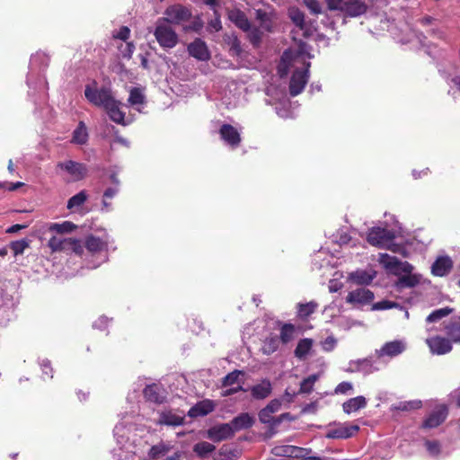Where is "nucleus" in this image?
<instances>
[{
  "label": "nucleus",
  "mask_w": 460,
  "mask_h": 460,
  "mask_svg": "<svg viewBox=\"0 0 460 460\" xmlns=\"http://www.w3.org/2000/svg\"><path fill=\"white\" fill-rule=\"evenodd\" d=\"M426 449L429 455L438 456L440 454V444L436 440H427L425 442Z\"/></svg>",
  "instance_id": "nucleus-56"
},
{
  "label": "nucleus",
  "mask_w": 460,
  "mask_h": 460,
  "mask_svg": "<svg viewBox=\"0 0 460 460\" xmlns=\"http://www.w3.org/2000/svg\"><path fill=\"white\" fill-rule=\"evenodd\" d=\"M118 49L123 58L130 59L135 50V45L133 42L126 41V44L121 43Z\"/></svg>",
  "instance_id": "nucleus-53"
},
{
  "label": "nucleus",
  "mask_w": 460,
  "mask_h": 460,
  "mask_svg": "<svg viewBox=\"0 0 460 460\" xmlns=\"http://www.w3.org/2000/svg\"><path fill=\"white\" fill-rule=\"evenodd\" d=\"M309 66L308 63L305 68L296 69L293 72L289 82V94L292 97L297 96L304 91L309 78Z\"/></svg>",
  "instance_id": "nucleus-4"
},
{
  "label": "nucleus",
  "mask_w": 460,
  "mask_h": 460,
  "mask_svg": "<svg viewBox=\"0 0 460 460\" xmlns=\"http://www.w3.org/2000/svg\"><path fill=\"white\" fill-rule=\"evenodd\" d=\"M77 228V226L71 221H64L61 224L50 223L48 225V230L58 234H68Z\"/></svg>",
  "instance_id": "nucleus-34"
},
{
  "label": "nucleus",
  "mask_w": 460,
  "mask_h": 460,
  "mask_svg": "<svg viewBox=\"0 0 460 460\" xmlns=\"http://www.w3.org/2000/svg\"><path fill=\"white\" fill-rule=\"evenodd\" d=\"M119 106L120 102L113 99L104 109L112 121L124 125L125 113L120 110Z\"/></svg>",
  "instance_id": "nucleus-23"
},
{
  "label": "nucleus",
  "mask_w": 460,
  "mask_h": 460,
  "mask_svg": "<svg viewBox=\"0 0 460 460\" xmlns=\"http://www.w3.org/2000/svg\"><path fill=\"white\" fill-rule=\"evenodd\" d=\"M216 403L209 399L202 400L193 405L188 411L190 418H198L209 414L215 410Z\"/></svg>",
  "instance_id": "nucleus-20"
},
{
  "label": "nucleus",
  "mask_w": 460,
  "mask_h": 460,
  "mask_svg": "<svg viewBox=\"0 0 460 460\" xmlns=\"http://www.w3.org/2000/svg\"><path fill=\"white\" fill-rule=\"evenodd\" d=\"M452 268V260L447 256H440L432 264L431 273L434 276L444 277L451 271Z\"/></svg>",
  "instance_id": "nucleus-21"
},
{
  "label": "nucleus",
  "mask_w": 460,
  "mask_h": 460,
  "mask_svg": "<svg viewBox=\"0 0 460 460\" xmlns=\"http://www.w3.org/2000/svg\"><path fill=\"white\" fill-rule=\"evenodd\" d=\"M312 346L313 341L311 339L305 338L300 340L295 349V356L300 359L304 358L309 353Z\"/></svg>",
  "instance_id": "nucleus-35"
},
{
  "label": "nucleus",
  "mask_w": 460,
  "mask_h": 460,
  "mask_svg": "<svg viewBox=\"0 0 460 460\" xmlns=\"http://www.w3.org/2000/svg\"><path fill=\"white\" fill-rule=\"evenodd\" d=\"M358 425H340L334 429H330L325 437L331 439H347L352 438L358 431Z\"/></svg>",
  "instance_id": "nucleus-13"
},
{
  "label": "nucleus",
  "mask_w": 460,
  "mask_h": 460,
  "mask_svg": "<svg viewBox=\"0 0 460 460\" xmlns=\"http://www.w3.org/2000/svg\"><path fill=\"white\" fill-rule=\"evenodd\" d=\"M172 446L170 443L161 441L150 447L147 456L150 459L157 460L165 456L172 450Z\"/></svg>",
  "instance_id": "nucleus-26"
},
{
  "label": "nucleus",
  "mask_w": 460,
  "mask_h": 460,
  "mask_svg": "<svg viewBox=\"0 0 460 460\" xmlns=\"http://www.w3.org/2000/svg\"><path fill=\"white\" fill-rule=\"evenodd\" d=\"M399 304L396 302L389 301V300H382L373 304V310H387L398 307Z\"/></svg>",
  "instance_id": "nucleus-54"
},
{
  "label": "nucleus",
  "mask_w": 460,
  "mask_h": 460,
  "mask_svg": "<svg viewBox=\"0 0 460 460\" xmlns=\"http://www.w3.org/2000/svg\"><path fill=\"white\" fill-rule=\"evenodd\" d=\"M405 349V345L401 341H393L385 343L382 348L376 350V356L380 358L384 356L394 358L402 353Z\"/></svg>",
  "instance_id": "nucleus-17"
},
{
  "label": "nucleus",
  "mask_w": 460,
  "mask_h": 460,
  "mask_svg": "<svg viewBox=\"0 0 460 460\" xmlns=\"http://www.w3.org/2000/svg\"><path fill=\"white\" fill-rule=\"evenodd\" d=\"M129 36L130 30L128 26H121L118 31L112 34L113 39H118L125 42L129 39Z\"/></svg>",
  "instance_id": "nucleus-57"
},
{
  "label": "nucleus",
  "mask_w": 460,
  "mask_h": 460,
  "mask_svg": "<svg viewBox=\"0 0 460 460\" xmlns=\"http://www.w3.org/2000/svg\"><path fill=\"white\" fill-rule=\"evenodd\" d=\"M337 11L349 17H358L367 13V5L365 0H348L341 2Z\"/></svg>",
  "instance_id": "nucleus-8"
},
{
  "label": "nucleus",
  "mask_w": 460,
  "mask_h": 460,
  "mask_svg": "<svg viewBox=\"0 0 460 460\" xmlns=\"http://www.w3.org/2000/svg\"><path fill=\"white\" fill-rule=\"evenodd\" d=\"M305 5L309 9L312 14L318 15L322 13V6L318 0H303Z\"/></svg>",
  "instance_id": "nucleus-55"
},
{
  "label": "nucleus",
  "mask_w": 460,
  "mask_h": 460,
  "mask_svg": "<svg viewBox=\"0 0 460 460\" xmlns=\"http://www.w3.org/2000/svg\"><path fill=\"white\" fill-rule=\"evenodd\" d=\"M247 33V39L250 41V43L254 47L258 48L260 47L263 32L259 27L252 26V23L250 24V30L245 31Z\"/></svg>",
  "instance_id": "nucleus-36"
},
{
  "label": "nucleus",
  "mask_w": 460,
  "mask_h": 460,
  "mask_svg": "<svg viewBox=\"0 0 460 460\" xmlns=\"http://www.w3.org/2000/svg\"><path fill=\"white\" fill-rule=\"evenodd\" d=\"M317 375H311L306 378H304L300 384V388L296 394H310L313 391L314 383L317 381Z\"/></svg>",
  "instance_id": "nucleus-40"
},
{
  "label": "nucleus",
  "mask_w": 460,
  "mask_h": 460,
  "mask_svg": "<svg viewBox=\"0 0 460 460\" xmlns=\"http://www.w3.org/2000/svg\"><path fill=\"white\" fill-rule=\"evenodd\" d=\"M254 423V419L247 412L241 413L234 417L229 424L233 429L234 434L236 431L251 428Z\"/></svg>",
  "instance_id": "nucleus-22"
},
{
  "label": "nucleus",
  "mask_w": 460,
  "mask_h": 460,
  "mask_svg": "<svg viewBox=\"0 0 460 460\" xmlns=\"http://www.w3.org/2000/svg\"><path fill=\"white\" fill-rule=\"evenodd\" d=\"M288 413H283L279 417L275 418L273 417V414L268 411L267 408H263L259 412V420L261 423L269 424L270 427H276L278 426L282 420L288 416Z\"/></svg>",
  "instance_id": "nucleus-29"
},
{
  "label": "nucleus",
  "mask_w": 460,
  "mask_h": 460,
  "mask_svg": "<svg viewBox=\"0 0 460 460\" xmlns=\"http://www.w3.org/2000/svg\"><path fill=\"white\" fill-rule=\"evenodd\" d=\"M350 279L357 284L367 285L372 281L373 277L366 271H356L351 273Z\"/></svg>",
  "instance_id": "nucleus-47"
},
{
  "label": "nucleus",
  "mask_w": 460,
  "mask_h": 460,
  "mask_svg": "<svg viewBox=\"0 0 460 460\" xmlns=\"http://www.w3.org/2000/svg\"><path fill=\"white\" fill-rule=\"evenodd\" d=\"M374 297V293L371 290L360 288L350 291L346 297V301L349 304L366 305L372 302Z\"/></svg>",
  "instance_id": "nucleus-15"
},
{
  "label": "nucleus",
  "mask_w": 460,
  "mask_h": 460,
  "mask_svg": "<svg viewBox=\"0 0 460 460\" xmlns=\"http://www.w3.org/2000/svg\"><path fill=\"white\" fill-rule=\"evenodd\" d=\"M24 183L23 182H21V181H17L16 183H7V182H4V183H1L0 182V187L1 188H6L8 190H16L18 188L22 187Z\"/></svg>",
  "instance_id": "nucleus-62"
},
{
  "label": "nucleus",
  "mask_w": 460,
  "mask_h": 460,
  "mask_svg": "<svg viewBox=\"0 0 460 460\" xmlns=\"http://www.w3.org/2000/svg\"><path fill=\"white\" fill-rule=\"evenodd\" d=\"M394 238V234L383 227H372L367 234V241L376 247H386Z\"/></svg>",
  "instance_id": "nucleus-5"
},
{
  "label": "nucleus",
  "mask_w": 460,
  "mask_h": 460,
  "mask_svg": "<svg viewBox=\"0 0 460 460\" xmlns=\"http://www.w3.org/2000/svg\"><path fill=\"white\" fill-rule=\"evenodd\" d=\"M243 375V372L241 370H234L230 372L222 379V386L226 387L236 384L238 382L239 376Z\"/></svg>",
  "instance_id": "nucleus-51"
},
{
  "label": "nucleus",
  "mask_w": 460,
  "mask_h": 460,
  "mask_svg": "<svg viewBox=\"0 0 460 460\" xmlns=\"http://www.w3.org/2000/svg\"><path fill=\"white\" fill-rule=\"evenodd\" d=\"M448 415V409L446 405L437 407L423 421V429H433L442 424Z\"/></svg>",
  "instance_id": "nucleus-9"
},
{
  "label": "nucleus",
  "mask_w": 460,
  "mask_h": 460,
  "mask_svg": "<svg viewBox=\"0 0 460 460\" xmlns=\"http://www.w3.org/2000/svg\"><path fill=\"white\" fill-rule=\"evenodd\" d=\"M289 17L296 26H303L305 21V13L298 8H290L288 12Z\"/></svg>",
  "instance_id": "nucleus-49"
},
{
  "label": "nucleus",
  "mask_w": 460,
  "mask_h": 460,
  "mask_svg": "<svg viewBox=\"0 0 460 460\" xmlns=\"http://www.w3.org/2000/svg\"><path fill=\"white\" fill-rule=\"evenodd\" d=\"M228 19L240 30L246 31L250 30L251 22L245 13L238 8L227 10Z\"/></svg>",
  "instance_id": "nucleus-19"
},
{
  "label": "nucleus",
  "mask_w": 460,
  "mask_h": 460,
  "mask_svg": "<svg viewBox=\"0 0 460 460\" xmlns=\"http://www.w3.org/2000/svg\"><path fill=\"white\" fill-rule=\"evenodd\" d=\"M166 391L157 384L147 385L143 390V395L148 402L162 404L166 401Z\"/></svg>",
  "instance_id": "nucleus-10"
},
{
  "label": "nucleus",
  "mask_w": 460,
  "mask_h": 460,
  "mask_svg": "<svg viewBox=\"0 0 460 460\" xmlns=\"http://www.w3.org/2000/svg\"><path fill=\"white\" fill-rule=\"evenodd\" d=\"M412 265L410 264L408 261H401V266H399V272L410 274L412 271Z\"/></svg>",
  "instance_id": "nucleus-63"
},
{
  "label": "nucleus",
  "mask_w": 460,
  "mask_h": 460,
  "mask_svg": "<svg viewBox=\"0 0 460 460\" xmlns=\"http://www.w3.org/2000/svg\"><path fill=\"white\" fill-rule=\"evenodd\" d=\"M318 307V304L316 302L311 301L305 304H299L298 305V315L302 319H306L312 314L314 313L316 308Z\"/></svg>",
  "instance_id": "nucleus-41"
},
{
  "label": "nucleus",
  "mask_w": 460,
  "mask_h": 460,
  "mask_svg": "<svg viewBox=\"0 0 460 460\" xmlns=\"http://www.w3.org/2000/svg\"><path fill=\"white\" fill-rule=\"evenodd\" d=\"M88 199V195L85 190H81L77 194L71 197L68 201L66 208L70 210L81 207Z\"/></svg>",
  "instance_id": "nucleus-39"
},
{
  "label": "nucleus",
  "mask_w": 460,
  "mask_h": 460,
  "mask_svg": "<svg viewBox=\"0 0 460 460\" xmlns=\"http://www.w3.org/2000/svg\"><path fill=\"white\" fill-rule=\"evenodd\" d=\"M445 332L451 341L460 343V317L445 325Z\"/></svg>",
  "instance_id": "nucleus-30"
},
{
  "label": "nucleus",
  "mask_w": 460,
  "mask_h": 460,
  "mask_svg": "<svg viewBox=\"0 0 460 460\" xmlns=\"http://www.w3.org/2000/svg\"><path fill=\"white\" fill-rule=\"evenodd\" d=\"M165 17L160 19L172 24H181L190 20L191 13L190 10L181 4L171 5L164 12Z\"/></svg>",
  "instance_id": "nucleus-6"
},
{
  "label": "nucleus",
  "mask_w": 460,
  "mask_h": 460,
  "mask_svg": "<svg viewBox=\"0 0 460 460\" xmlns=\"http://www.w3.org/2000/svg\"><path fill=\"white\" fill-rule=\"evenodd\" d=\"M272 392V385L269 379H263L260 384L251 388V394L254 399L263 400Z\"/></svg>",
  "instance_id": "nucleus-24"
},
{
  "label": "nucleus",
  "mask_w": 460,
  "mask_h": 460,
  "mask_svg": "<svg viewBox=\"0 0 460 460\" xmlns=\"http://www.w3.org/2000/svg\"><path fill=\"white\" fill-rule=\"evenodd\" d=\"M30 242L27 239L13 241L10 243V249L13 255L23 253L24 250L29 247Z\"/></svg>",
  "instance_id": "nucleus-48"
},
{
  "label": "nucleus",
  "mask_w": 460,
  "mask_h": 460,
  "mask_svg": "<svg viewBox=\"0 0 460 460\" xmlns=\"http://www.w3.org/2000/svg\"><path fill=\"white\" fill-rule=\"evenodd\" d=\"M280 341L277 335L270 334L263 341L261 351L264 355H271L279 349Z\"/></svg>",
  "instance_id": "nucleus-33"
},
{
  "label": "nucleus",
  "mask_w": 460,
  "mask_h": 460,
  "mask_svg": "<svg viewBox=\"0 0 460 460\" xmlns=\"http://www.w3.org/2000/svg\"><path fill=\"white\" fill-rule=\"evenodd\" d=\"M426 343L433 354L444 355L452 350L450 339L438 335L427 339Z\"/></svg>",
  "instance_id": "nucleus-11"
},
{
  "label": "nucleus",
  "mask_w": 460,
  "mask_h": 460,
  "mask_svg": "<svg viewBox=\"0 0 460 460\" xmlns=\"http://www.w3.org/2000/svg\"><path fill=\"white\" fill-rule=\"evenodd\" d=\"M185 416L183 412L176 413L172 410H164L159 412L157 424L178 427L184 423Z\"/></svg>",
  "instance_id": "nucleus-16"
},
{
  "label": "nucleus",
  "mask_w": 460,
  "mask_h": 460,
  "mask_svg": "<svg viewBox=\"0 0 460 460\" xmlns=\"http://www.w3.org/2000/svg\"><path fill=\"white\" fill-rule=\"evenodd\" d=\"M233 429L229 423H224L210 428L208 436L210 439L219 442L234 436Z\"/></svg>",
  "instance_id": "nucleus-18"
},
{
  "label": "nucleus",
  "mask_w": 460,
  "mask_h": 460,
  "mask_svg": "<svg viewBox=\"0 0 460 460\" xmlns=\"http://www.w3.org/2000/svg\"><path fill=\"white\" fill-rule=\"evenodd\" d=\"M84 246L91 253H96L104 250L107 243L100 237L90 234L86 237Z\"/></svg>",
  "instance_id": "nucleus-27"
},
{
  "label": "nucleus",
  "mask_w": 460,
  "mask_h": 460,
  "mask_svg": "<svg viewBox=\"0 0 460 460\" xmlns=\"http://www.w3.org/2000/svg\"><path fill=\"white\" fill-rule=\"evenodd\" d=\"M66 250L64 252H72L77 255H82L84 252V247L80 240L76 238H67L66 243Z\"/></svg>",
  "instance_id": "nucleus-42"
},
{
  "label": "nucleus",
  "mask_w": 460,
  "mask_h": 460,
  "mask_svg": "<svg viewBox=\"0 0 460 460\" xmlns=\"http://www.w3.org/2000/svg\"><path fill=\"white\" fill-rule=\"evenodd\" d=\"M452 398L454 399L456 406L460 408V386L454 390L452 393Z\"/></svg>",
  "instance_id": "nucleus-64"
},
{
  "label": "nucleus",
  "mask_w": 460,
  "mask_h": 460,
  "mask_svg": "<svg viewBox=\"0 0 460 460\" xmlns=\"http://www.w3.org/2000/svg\"><path fill=\"white\" fill-rule=\"evenodd\" d=\"M84 96L92 104L103 108L114 99L110 89L106 87L97 89L90 85L85 86Z\"/></svg>",
  "instance_id": "nucleus-3"
},
{
  "label": "nucleus",
  "mask_w": 460,
  "mask_h": 460,
  "mask_svg": "<svg viewBox=\"0 0 460 460\" xmlns=\"http://www.w3.org/2000/svg\"><path fill=\"white\" fill-rule=\"evenodd\" d=\"M189 55L200 61H208L210 58V52L204 40L195 39L188 45Z\"/></svg>",
  "instance_id": "nucleus-12"
},
{
  "label": "nucleus",
  "mask_w": 460,
  "mask_h": 460,
  "mask_svg": "<svg viewBox=\"0 0 460 460\" xmlns=\"http://www.w3.org/2000/svg\"><path fill=\"white\" fill-rule=\"evenodd\" d=\"M381 262L385 265L386 269L393 271V273H399V266H401V261L396 257H393L388 254H382Z\"/></svg>",
  "instance_id": "nucleus-38"
},
{
  "label": "nucleus",
  "mask_w": 460,
  "mask_h": 460,
  "mask_svg": "<svg viewBox=\"0 0 460 460\" xmlns=\"http://www.w3.org/2000/svg\"><path fill=\"white\" fill-rule=\"evenodd\" d=\"M216 447L207 441L199 442L194 445L193 451L196 455L201 458L206 457L208 454L214 452Z\"/></svg>",
  "instance_id": "nucleus-37"
},
{
  "label": "nucleus",
  "mask_w": 460,
  "mask_h": 460,
  "mask_svg": "<svg viewBox=\"0 0 460 460\" xmlns=\"http://www.w3.org/2000/svg\"><path fill=\"white\" fill-rule=\"evenodd\" d=\"M255 14L256 19L260 22L261 27L264 31L271 32L273 30L272 13L262 9H258L256 10Z\"/></svg>",
  "instance_id": "nucleus-32"
},
{
  "label": "nucleus",
  "mask_w": 460,
  "mask_h": 460,
  "mask_svg": "<svg viewBox=\"0 0 460 460\" xmlns=\"http://www.w3.org/2000/svg\"><path fill=\"white\" fill-rule=\"evenodd\" d=\"M67 238H58L56 236L51 237L48 242V246L52 252H63L66 250V243Z\"/></svg>",
  "instance_id": "nucleus-46"
},
{
  "label": "nucleus",
  "mask_w": 460,
  "mask_h": 460,
  "mask_svg": "<svg viewBox=\"0 0 460 460\" xmlns=\"http://www.w3.org/2000/svg\"><path fill=\"white\" fill-rule=\"evenodd\" d=\"M265 408L273 414L280 410L281 401L279 399H273L265 406Z\"/></svg>",
  "instance_id": "nucleus-59"
},
{
  "label": "nucleus",
  "mask_w": 460,
  "mask_h": 460,
  "mask_svg": "<svg viewBox=\"0 0 460 460\" xmlns=\"http://www.w3.org/2000/svg\"><path fill=\"white\" fill-rule=\"evenodd\" d=\"M419 284V279L415 275L407 274L399 279L398 286L402 288H413Z\"/></svg>",
  "instance_id": "nucleus-50"
},
{
  "label": "nucleus",
  "mask_w": 460,
  "mask_h": 460,
  "mask_svg": "<svg viewBox=\"0 0 460 460\" xmlns=\"http://www.w3.org/2000/svg\"><path fill=\"white\" fill-rule=\"evenodd\" d=\"M57 168L66 172L74 181L84 179L88 172L87 166L84 164L73 160L59 162L57 164Z\"/></svg>",
  "instance_id": "nucleus-7"
},
{
  "label": "nucleus",
  "mask_w": 460,
  "mask_h": 460,
  "mask_svg": "<svg viewBox=\"0 0 460 460\" xmlns=\"http://www.w3.org/2000/svg\"><path fill=\"white\" fill-rule=\"evenodd\" d=\"M422 403L420 401L402 402L394 406V409L401 411H408L415 409H420Z\"/></svg>",
  "instance_id": "nucleus-52"
},
{
  "label": "nucleus",
  "mask_w": 460,
  "mask_h": 460,
  "mask_svg": "<svg viewBox=\"0 0 460 460\" xmlns=\"http://www.w3.org/2000/svg\"><path fill=\"white\" fill-rule=\"evenodd\" d=\"M288 73V65L286 63V61L281 58L280 63L278 65V74L280 77H284Z\"/></svg>",
  "instance_id": "nucleus-61"
},
{
  "label": "nucleus",
  "mask_w": 460,
  "mask_h": 460,
  "mask_svg": "<svg viewBox=\"0 0 460 460\" xmlns=\"http://www.w3.org/2000/svg\"><path fill=\"white\" fill-rule=\"evenodd\" d=\"M353 388L351 383L349 382H341L340 383L335 390H334V393L336 394H348L349 391H351Z\"/></svg>",
  "instance_id": "nucleus-58"
},
{
  "label": "nucleus",
  "mask_w": 460,
  "mask_h": 460,
  "mask_svg": "<svg viewBox=\"0 0 460 460\" xmlns=\"http://www.w3.org/2000/svg\"><path fill=\"white\" fill-rule=\"evenodd\" d=\"M220 137L233 148L241 143V136L238 130L230 124H223L219 129Z\"/></svg>",
  "instance_id": "nucleus-14"
},
{
  "label": "nucleus",
  "mask_w": 460,
  "mask_h": 460,
  "mask_svg": "<svg viewBox=\"0 0 460 460\" xmlns=\"http://www.w3.org/2000/svg\"><path fill=\"white\" fill-rule=\"evenodd\" d=\"M161 20L155 29L154 35L163 49H172L179 41L177 33L168 25L161 23Z\"/></svg>",
  "instance_id": "nucleus-2"
},
{
  "label": "nucleus",
  "mask_w": 460,
  "mask_h": 460,
  "mask_svg": "<svg viewBox=\"0 0 460 460\" xmlns=\"http://www.w3.org/2000/svg\"><path fill=\"white\" fill-rule=\"evenodd\" d=\"M278 324L279 325V336L278 337L280 343L288 344L292 341L296 336V326L292 323L281 322H279Z\"/></svg>",
  "instance_id": "nucleus-25"
},
{
  "label": "nucleus",
  "mask_w": 460,
  "mask_h": 460,
  "mask_svg": "<svg viewBox=\"0 0 460 460\" xmlns=\"http://www.w3.org/2000/svg\"><path fill=\"white\" fill-rule=\"evenodd\" d=\"M296 27L302 31V35L305 39L311 37L314 33L312 27L306 22H304L303 26H296Z\"/></svg>",
  "instance_id": "nucleus-60"
},
{
  "label": "nucleus",
  "mask_w": 460,
  "mask_h": 460,
  "mask_svg": "<svg viewBox=\"0 0 460 460\" xmlns=\"http://www.w3.org/2000/svg\"><path fill=\"white\" fill-rule=\"evenodd\" d=\"M146 97L140 88L133 87L130 90L128 102L130 105H138L143 104L145 102Z\"/></svg>",
  "instance_id": "nucleus-44"
},
{
  "label": "nucleus",
  "mask_w": 460,
  "mask_h": 460,
  "mask_svg": "<svg viewBox=\"0 0 460 460\" xmlns=\"http://www.w3.org/2000/svg\"><path fill=\"white\" fill-rule=\"evenodd\" d=\"M227 44L229 45V52H230L231 56H233V57H240L241 56V54L243 52V49H242V45H241V40H239V38L237 36L233 35V36L229 37Z\"/></svg>",
  "instance_id": "nucleus-43"
},
{
  "label": "nucleus",
  "mask_w": 460,
  "mask_h": 460,
  "mask_svg": "<svg viewBox=\"0 0 460 460\" xmlns=\"http://www.w3.org/2000/svg\"><path fill=\"white\" fill-rule=\"evenodd\" d=\"M367 405V401L364 396H357L354 398H350L349 400L346 401L342 404V409L344 412L349 414L351 412H355L358 411L359 409L365 408Z\"/></svg>",
  "instance_id": "nucleus-28"
},
{
  "label": "nucleus",
  "mask_w": 460,
  "mask_h": 460,
  "mask_svg": "<svg viewBox=\"0 0 460 460\" xmlns=\"http://www.w3.org/2000/svg\"><path fill=\"white\" fill-rule=\"evenodd\" d=\"M311 452V448L292 445H276L270 449V453L275 456L291 457L298 460H322L319 456H309Z\"/></svg>",
  "instance_id": "nucleus-1"
},
{
  "label": "nucleus",
  "mask_w": 460,
  "mask_h": 460,
  "mask_svg": "<svg viewBox=\"0 0 460 460\" xmlns=\"http://www.w3.org/2000/svg\"><path fill=\"white\" fill-rule=\"evenodd\" d=\"M88 132L85 124L80 121L76 128L73 131L71 143L75 145H84L88 141Z\"/></svg>",
  "instance_id": "nucleus-31"
},
{
  "label": "nucleus",
  "mask_w": 460,
  "mask_h": 460,
  "mask_svg": "<svg viewBox=\"0 0 460 460\" xmlns=\"http://www.w3.org/2000/svg\"><path fill=\"white\" fill-rule=\"evenodd\" d=\"M453 309L449 307H444L440 309L434 310L431 312L426 318L427 323H435L438 320L442 319L443 317L447 316Z\"/></svg>",
  "instance_id": "nucleus-45"
}]
</instances>
